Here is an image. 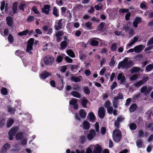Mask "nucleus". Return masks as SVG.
Listing matches in <instances>:
<instances>
[{
  "label": "nucleus",
  "instance_id": "nucleus-2",
  "mask_svg": "<svg viewBox=\"0 0 153 153\" xmlns=\"http://www.w3.org/2000/svg\"><path fill=\"white\" fill-rule=\"evenodd\" d=\"M112 137L114 142L116 143L119 142L122 138L121 131L117 129L114 130L113 132Z\"/></svg>",
  "mask_w": 153,
  "mask_h": 153
},
{
  "label": "nucleus",
  "instance_id": "nucleus-3",
  "mask_svg": "<svg viewBox=\"0 0 153 153\" xmlns=\"http://www.w3.org/2000/svg\"><path fill=\"white\" fill-rule=\"evenodd\" d=\"M54 58L51 55H48L44 57L43 59L44 63L47 65H52L53 62Z\"/></svg>",
  "mask_w": 153,
  "mask_h": 153
},
{
  "label": "nucleus",
  "instance_id": "nucleus-21",
  "mask_svg": "<svg viewBox=\"0 0 153 153\" xmlns=\"http://www.w3.org/2000/svg\"><path fill=\"white\" fill-rule=\"evenodd\" d=\"M136 143L137 146L139 148H142L143 146V141L141 139L137 140Z\"/></svg>",
  "mask_w": 153,
  "mask_h": 153
},
{
  "label": "nucleus",
  "instance_id": "nucleus-49",
  "mask_svg": "<svg viewBox=\"0 0 153 153\" xmlns=\"http://www.w3.org/2000/svg\"><path fill=\"white\" fill-rule=\"evenodd\" d=\"M92 25V23L91 22H85V26L88 29L90 30L91 29V26Z\"/></svg>",
  "mask_w": 153,
  "mask_h": 153
},
{
  "label": "nucleus",
  "instance_id": "nucleus-17",
  "mask_svg": "<svg viewBox=\"0 0 153 153\" xmlns=\"http://www.w3.org/2000/svg\"><path fill=\"white\" fill-rule=\"evenodd\" d=\"M83 125L82 128L83 129L87 130L89 129L90 128V125L89 123L86 121H84L82 123Z\"/></svg>",
  "mask_w": 153,
  "mask_h": 153
},
{
  "label": "nucleus",
  "instance_id": "nucleus-6",
  "mask_svg": "<svg viewBox=\"0 0 153 153\" xmlns=\"http://www.w3.org/2000/svg\"><path fill=\"white\" fill-rule=\"evenodd\" d=\"M18 129L17 127H13L11 128L8 133L9 138L10 140H12L13 139V136H15L17 132Z\"/></svg>",
  "mask_w": 153,
  "mask_h": 153
},
{
  "label": "nucleus",
  "instance_id": "nucleus-12",
  "mask_svg": "<svg viewBox=\"0 0 153 153\" xmlns=\"http://www.w3.org/2000/svg\"><path fill=\"white\" fill-rule=\"evenodd\" d=\"M117 79L118 80H120V83L121 84H123L126 82V79L125 76L123 75V73H119L117 77Z\"/></svg>",
  "mask_w": 153,
  "mask_h": 153
},
{
  "label": "nucleus",
  "instance_id": "nucleus-42",
  "mask_svg": "<svg viewBox=\"0 0 153 153\" xmlns=\"http://www.w3.org/2000/svg\"><path fill=\"white\" fill-rule=\"evenodd\" d=\"M96 132L97 133H99V123L98 122H96L95 124H94Z\"/></svg>",
  "mask_w": 153,
  "mask_h": 153
},
{
  "label": "nucleus",
  "instance_id": "nucleus-13",
  "mask_svg": "<svg viewBox=\"0 0 153 153\" xmlns=\"http://www.w3.org/2000/svg\"><path fill=\"white\" fill-rule=\"evenodd\" d=\"M10 148V145L8 143H5L3 146L1 151V153H6Z\"/></svg>",
  "mask_w": 153,
  "mask_h": 153
},
{
  "label": "nucleus",
  "instance_id": "nucleus-61",
  "mask_svg": "<svg viewBox=\"0 0 153 153\" xmlns=\"http://www.w3.org/2000/svg\"><path fill=\"white\" fill-rule=\"evenodd\" d=\"M86 140V138L85 136H82L80 138V141L82 144H83Z\"/></svg>",
  "mask_w": 153,
  "mask_h": 153
},
{
  "label": "nucleus",
  "instance_id": "nucleus-25",
  "mask_svg": "<svg viewBox=\"0 0 153 153\" xmlns=\"http://www.w3.org/2000/svg\"><path fill=\"white\" fill-rule=\"evenodd\" d=\"M79 115L81 118H85L86 116V113L83 109H81L79 110Z\"/></svg>",
  "mask_w": 153,
  "mask_h": 153
},
{
  "label": "nucleus",
  "instance_id": "nucleus-40",
  "mask_svg": "<svg viewBox=\"0 0 153 153\" xmlns=\"http://www.w3.org/2000/svg\"><path fill=\"white\" fill-rule=\"evenodd\" d=\"M119 12L120 13H127L129 12V10L128 9L120 8Z\"/></svg>",
  "mask_w": 153,
  "mask_h": 153
},
{
  "label": "nucleus",
  "instance_id": "nucleus-33",
  "mask_svg": "<svg viewBox=\"0 0 153 153\" xmlns=\"http://www.w3.org/2000/svg\"><path fill=\"white\" fill-rule=\"evenodd\" d=\"M66 53L68 55L71 57H74L75 56V54L71 50H68L66 51Z\"/></svg>",
  "mask_w": 153,
  "mask_h": 153
},
{
  "label": "nucleus",
  "instance_id": "nucleus-55",
  "mask_svg": "<svg viewBox=\"0 0 153 153\" xmlns=\"http://www.w3.org/2000/svg\"><path fill=\"white\" fill-rule=\"evenodd\" d=\"M138 75L137 74H134L132 75L130 77V79L131 81H134L137 79Z\"/></svg>",
  "mask_w": 153,
  "mask_h": 153
},
{
  "label": "nucleus",
  "instance_id": "nucleus-19",
  "mask_svg": "<svg viewBox=\"0 0 153 153\" xmlns=\"http://www.w3.org/2000/svg\"><path fill=\"white\" fill-rule=\"evenodd\" d=\"M6 21L7 25L10 27H11L13 25V19L11 17L8 16L6 18Z\"/></svg>",
  "mask_w": 153,
  "mask_h": 153
},
{
  "label": "nucleus",
  "instance_id": "nucleus-60",
  "mask_svg": "<svg viewBox=\"0 0 153 153\" xmlns=\"http://www.w3.org/2000/svg\"><path fill=\"white\" fill-rule=\"evenodd\" d=\"M140 7L141 9L145 10L146 8V5L144 2L141 3L140 4Z\"/></svg>",
  "mask_w": 153,
  "mask_h": 153
},
{
  "label": "nucleus",
  "instance_id": "nucleus-26",
  "mask_svg": "<svg viewBox=\"0 0 153 153\" xmlns=\"http://www.w3.org/2000/svg\"><path fill=\"white\" fill-rule=\"evenodd\" d=\"M137 105L135 104H132L129 108V111L131 113L134 112L137 109Z\"/></svg>",
  "mask_w": 153,
  "mask_h": 153
},
{
  "label": "nucleus",
  "instance_id": "nucleus-46",
  "mask_svg": "<svg viewBox=\"0 0 153 153\" xmlns=\"http://www.w3.org/2000/svg\"><path fill=\"white\" fill-rule=\"evenodd\" d=\"M115 64V61H114V57L112 56L111 58V60L109 62V65L110 66L113 67Z\"/></svg>",
  "mask_w": 153,
  "mask_h": 153
},
{
  "label": "nucleus",
  "instance_id": "nucleus-63",
  "mask_svg": "<svg viewBox=\"0 0 153 153\" xmlns=\"http://www.w3.org/2000/svg\"><path fill=\"white\" fill-rule=\"evenodd\" d=\"M136 22L139 24L142 21V18L139 17H136L134 20Z\"/></svg>",
  "mask_w": 153,
  "mask_h": 153
},
{
  "label": "nucleus",
  "instance_id": "nucleus-51",
  "mask_svg": "<svg viewBox=\"0 0 153 153\" xmlns=\"http://www.w3.org/2000/svg\"><path fill=\"white\" fill-rule=\"evenodd\" d=\"M8 111L10 113L13 114L15 112V110L14 108L9 107L8 108Z\"/></svg>",
  "mask_w": 153,
  "mask_h": 153
},
{
  "label": "nucleus",
  "instance_id": "nucleus-29",
  "mask_svg": "<svg viewBox=\"0 0 153 153\" xmlns=\"http://www.w3.org/2000/svg\"><path fill=\"white\" fill-rule=\"evenodd\" d=\"M28 30L26 29L25 30L18 33V34L20 36H26L28 34Z\"/></svg>",
  "mask_w": 153,
  "mask_h": 153
},
{
  "label": "nucleus",
  "instance_id": "nucleus-36",
  "mask_svg": "<svg viewBox=\"0 0 153 153\" xmlns=\"http://www.w3.org/2000/svg\"><path fill=\"white\" fill-rule=\"evenodd\" d=\"M23 134L21 132L17 134L16 136V139L18 140H21L23 138Z\"/></svg>",
  "mask_w": 153,
  "mask_h": 153
},
{
  "label": "nucleus",
  "instance_id": "nucleus-38",
  "mask_svg": "<svg viewBox=\"0 0 153 153\" xmlns=\"http://www.w3.org/2000/svg\"><path fill=\"white\" fill-rule=\"evenodd\" d=\"M143 84V82L141 80L135 83L134 84V86L137 88H138Z\"/></svg>",
  "mask_w": 153,
  "mask_h": 153
},
{
  "label": "nucleus",
  "instance_id": "nucleus-14",
  "mask_svg": "<svg viewBox=\"0 0 153 153\" xmlns=\"http://www.w3.org/2000/svg\"><path fill=\"white\" fill-rule=\"evenodd\" d=\"M51 75V73L45 71L40 75V77L42 79H45Z\"/></svg>",
  "mask_w": 153,
  "mask_h": 153
},
{
  "label": "nucleus",
  "instance_id": "nucleus-30",
  "mask_svg": "<svg viewBox=\"0 0 153 153\" xmlns=\"http://www.w3.org/2000/svg\"><path fill=\"white\" fill-rule=\"evenodd\" d=\"M140 68L139 67H133L132 68L131 73L132 74L137 73L140 71Z\"/></svg>",
  "mask_w": 153,
  "mask_h": 153
},
{
  "label": "nucleus",
  "instance_id": "nucleus-45",
  "mask_svg": "<svg viewBox=\"0 0 153 153\" xmlns=\"http://www.w3.org/2000/svg\"><path fill=\"white\" fill-rule=\"evenodd\" d=\"M94 8L97 10H100L102 8V4H100L98 5H95Z\"/></svg>",
  "mask_w": 153,
  "mask_h": 153
},
{
  "label": "nucleus",
  "instance_id": "nucleus-10",
  "mask_svg": "<svg viewBox=\"0 0 153 153\" xmlns=\"http://www.w3.org/2000/svg\"><path fill=\"white\" fill-rule=\"evenodd\" d=\"M51 6L50 5L48 4L44 5L43 7L42 8V10L43 13L48 15L49 13V12Z\"/></svg>",
  "mask_w": 153,
  "mask_h": 153
},
{
  "label": "nucleus",
  "instance_id": "nucleus-53",
  "mask_svg": "<svg viewBox=\"0 0 153 153\" xmlns=\"http://www.w3.org/2000/svg\"><path fill=\"white\" fill-rule=\"evenodd\" d=\"M125 118L123 117L122 116H120L117 118L116 121L120 123L124 120Z\"/></svg>",
  "mask_w": 153,
  "mask_h": 153
},
{
  "label": "nucleus",
  "instance_id": "nucleus-58",
  "mask_svg": "<svg viewBox=\"0 0 153 153\" xmlns=\"http://www.w3.org/2000/svg\"><path fill=\"white\" fill-rule=\"evenodd\" d=\"M138 135L139 137H143L144 136V132L142 130L140 131L138 133Z\"/></svg>",
  "mask_w": 153,
  "mask_h": 153
},
{
  "label": "nucleus",
  "instance_id": "nucleus-41",
  "mask_svg": "<svg viewBox=\"0 0 153 153\" xmlns=\"http://www.w3.org/2000/svg\"><path fill=\"white\" fill-rule=\"evenodd\" d=\"M1 93L4 95H6L7 94V91L6 88H2L1 90Z\"/></svg>",
  "mask_w": 153,
  "mask_h": 153
},
{
  "label": "nucleus",
  "instance_id": "nucleus-64",
  "mask_svg": "<svg viewBox=\"0 0 153 153\" xmlns=\"http://www.w3.org/2000/svg\"><path fill=\"white\" fill-rule=\"evenodd\" d=\"M153 44V37L151 38L147 43V46H149Z\"/></svg>",
  "mask_w": 153,
  "mask_h": 153
},
{
  "label": "nucleus",
  "instance_id": "nucleus-47",
  "mask_svg": "<svg viewBox=\"0 0 153 153\" xmlns=\"http://www.w3.org/2000/svg\"><path fill=\"white\" fill-rule=\"evenodd\" d=\"M34 17L32 16H29L27 19V22H31L33 21L34 19Z\"/></svg>",
  "mask_w": 153,
  "mask_h": 153
},
{
  "label": "nucleus",
  "instance_id": "nucleus-8",
  "mask_svg": "<svg viewBox=\"0 0 153 153\" xmlns=\"http://www.w3.org/2000/svg\"><path fill=\"white\" fill-rule=\"evenodd\" d=\"M102 40L100 39L94 37L92 38L90 41V45L93 46H97L99 44V42H101Z\"/></svg>",
  "mask_w": 153,
  "mask_h": 153
},
{
  "label": "nucleus",
  "instance_id": "nucleus-11",
  "mask_svg": "<svg viewBox=\"0 0 153 153\" xmlns=\"http://www.w3.org/2000/svg\"><path fill=\"white\" fill-rule=\"evenodd\" d=\"M138 38L137 36L134 37L133 39L130 40L129 42V43L127 44L126 48H129L130 47L134 45L136 43L137 41Z\"/></svg>",
  "mask_w": 153,
  "mask_h": 153
},
{
  "label": "nucleus",
  "instance_id": "nucleus-31",
  "mask_svg": "<svg viewBox=\"0 0 153 153\" xmlns=\"http://www.w3.org/2000/svg\"><path fill=\"white\" fill-rule=\"evenodd\" d=\"M14 122V121L12 119H10L9 120L7 123V128H9L13 124Z\"/></svg>",
  "mask_w": 153,
  "mask_h": 153
},
{
  "label": "nucleus",
  "instance_id": "nucleus-27",
  "mask_svg": "<svg viewBox=\"0 0 153 153\" xmlns=\"http://www.w3.org/2000/svg\"><path fill=\"white\" fill-rule=\"evenodd\" d=\"M89 102L87 100L83 99L81 102L83 108H87L86 105L88 103H89Z\"/></svg>",
  "mask_w": 153,
  "mask_h": 153
},
{
  "label": "nucleus",
  "instance_id": "nucleus-57",
  "mask_svg": "<svg viewBox=\"0 0 153 153\" xmlns=\"http://www.w3.org/2000/svg\"><path fill=\"white\" fill-rule=\"evenodd\" d=\"M101 133L102 135H104L106 132V128L105 127H102L100 129Z\"/></svg>",
  "mask_w": 153,
  "mask_h": 153
},
{
  "label": "nucleus",
  "instance_id": "nucleus-18",
  "mask_svg": "<svg viewBox=\"0 0 153 153\" xmlns=\"http://www.w3.org/2000/svg\"><path fill=\"white\" fill-rule=\"evenodd\" d=\"M143 48V45H142L136 46L134 47V52L136 53H139L142 51Z\"/></svg>",
  "mask_w": 153,
  "mask_h": 153
},
{
  "label": "nucleus",
  "instance_id": "nucleus-44",
  "mask_svg": "<svg viewBox=\"0 0 153 153\" xmlns=\"http://www.w3.org/2000/svg\"><path fill=\"white\" fill-rule=\"evenodd\" d=\"M58 10L56 7H53V14L54 16L58 17L59 16V14L58 13Z\"/></svg>",
  "mask_w": 153,
  "mask_h": 153
},
{
  "label": "nucleus",
  "instance_id": "nucleus-22",
  "mask_svg": "<svg viewBox=\"0 0 153 153\" xmlns=\"http://www.w3.org/2000/svg\"><path fill=\"white\" fill-rule=\"evenodd\" d=\"M71 95L73 97L78 98H80L81 97V94L78 92L76 91H74L71 92Z\"/></svg>",
  "mask_w": 153,
  "mask_h": 153
},
{
  "label": "nucleus",
  "instance_id": "nucleus-37",
  "mask_svg": "<svg viewBox=\"0 0 153 153\" xmlns=\"http://www.w3.org/2000/svg\"><path fill=\"white\" fill-rule=\"evenodd\" d=\"M26 6V4L22 3L20 4L19 6V8L20 10L24 11V8H25Z\"/></svg>",
  "mask_w": 153,
  "mask_h": 153
},
{
  "label": "nucleus",
  "instance_id": "nucleus-4",
  "mask_svg": "<svg viewBox=\"0 0 153 153\" xmlns=\"http://www.w3.org/2000/svg\"><path fill=\"white\" fill-rule=\"evenodd\" d=\"M34 39L33 38H30L28 41L27 44V45L26 51L30 54H31L32 52L31 51L33 50V46L34 43Z\"/></svg>",
  "mask_w": 153,
  "mask_h": 153
},
{
  "label": "nucleus",
  "instance_id": "nucleus-9",
  "mask_svg": "<svg viewBox=\"0 0 153 153\" xmlns=\"http://www.w3.org/2000/svg\"><path fill=\"white\" fill-rule=\"evenodd\" d=\"M105 109L104 107H101L99 108L98 111L99 117L101 119H103L105 116Z\"/></svg>",
  "mask_w": 153,
  "mask_h": 153
},
{
  "label": "nucleus",
  "instance_id": "nucleus-23",
  "mask_svg": "<svg viewBox=\"0 0 153 153\" xmlns=\"http://www.w3.org/2000/svg\"><path fill=\"white\" fill-rule=\"evenodd\" d=\"M18 2H14L13 4L12 10L13 14L16 13L17 12V7Z\"/></svg>",
  "mask_w": 153,
  "mask_h": 153
},
{
  "label": "nucleus",
  "instance_id": "nucleus-24",
  "mask_svg": "<svg viewBox=\"0 0 153 153\" xmlns=\"http://www.w3.org/2000/svg\"><path fill=\"white\" fill-rule=\"evenodd\" d=\"M69 44L68 42H67L66 41H63L61 42L60 45L61 47L60 49L62 50H64L67 47V45Z\"/></svg>",
  "mask_w": 153,
  "mask_h": 153
},
{
  "label": "nucleus",
  "instance_id": "nucleus-50",
  "mask_svg": "<svg viewBox=\"0 0 153 153\" xmlns=\"http://www.w3.org/2000/svg\"><path fill=\"white\" fill-rule=\"evenodd\" d=\"M8 40L9 42L12 43L13 42L14 39L13 36L11 34H10L8 37Z\"/></svg>",
  "mask_w": 153,
  "mask_h": 153
},
{
  "label": "nucleus",
  "instance_id": "nucleus-7",
  "mask_svg": "<svg viewBox=\"0 0 153 153\" xmlns=\"http://www.w3.org/2000/svg\"><path fill=\"white\" fill-rule=\"evenodd\" d=\"M96 135L95 130L94 129H91L89 133L87 134L86 137L88 140H92Z\"/></svg>",
  "mask_w": 153,
  "mask_h": 153
},
{
  "label": "nucleus",
  "instance_id": "nucleus-15",
  "mask_svg": "<svg viewBox=\"0 0 153 153\" xmlns=\"http://www.w3.org/2000/svg\"><path fill=\"white\" fill-rule=\"evenodd\" d=\"M88 117H89V121L93 123L95 122L96 117L92 112H90Z\"/></svg>",
  "mask_w": 153,
  "mask_h": 153
},
{
  "label": "nucleus",
  "instance_id": "nucleus-20",
  "mask_svg": "<svg viewBox=\"0 0 153 153\" xmlns=\"http://www.w3.org/2000/svg\"><path fill=\"white\" fill-rule=\"evenodd\" d=\"M82 78L81 76H79V77H76L75 76H72L71 77V80L72 82H79L81 80V78Z\"/></svg>",
  "mask_w": 153,
  "mask_h": 153
},
{
  "label": "nucleus",
  "instance_id": "nucleus-48",
  "mask_svg": "<svg viewBox=\"0 0 153 153\" xmlns=\"http://www.w3.org/2000/svg\"><path fill=\"white\" fill-rule=\"evenodd\" d=\"M118 103V100L117 99L114 98L113 101V104L114 107L115 108H117V104Z\"/></svg>",
  "mask_w": 153,
  "mask_h": 153
},
{
  "label": "nucleus",
  "instance_id": "nucleus-62",
  "mask_svg": "<svg viewBox=\"0 0 153 153\" xmlns=\"http://www.w3.org/2000/svg\"><path fill=\"white\" fill-rule=\"evenodd\" d=\"M130 16H131L130 12H127L125 16V20L126 21H128L129 19V18H130Z\"/></svg>",
  "mask_w": 153,
  "mask_h": 153
},
{
  "label": "nucleus",
  "instance_id": "nucleus-35",
  "mask_svg": "<svg viewBox=\"0 0 153 153\" xmlns=\"http://www.w3.org/2000/svg\"><path fill=\"white\" fill-rule=\"evenodd\" d=\"M78 68V66L77 65H72L71 68V70L73 72H76Z\"/></svg>",
  "mask_w": 153,
  "mask_h": 153
},
{
  "label": "nucleus",
  "instance_id": "nucleus-32",
  "mask_svg": "<svg viewBox=\"0 0 153 153\" xmlns=\"http://www.w3.org/2000/svg\"><path fill=\"white\" fill-rule=\"evenodd\" d=\"M129 127L131 130H135L137 127L136 125L134 123H131L129 124Z\"/></svg>",
  "mask_w": 153,
  "mask_h": 153
},
{
  "label": "nucleus",
  "instance_id": "nucleus-43",
  "mask_svg": "<svg viewBox=\"0 0 153 153\" xmlns=\"http://www.w3.org/2000/svg\"><path fill=\"white\" fill-rule=\"evenodd\" d=\"M115 99H116L117 100L120 99H122L123 98V96L122 93H119L116 97H114Z\"/></svg>",
  "mask_w": 153,
  "mask_h": 153
},
{
  "label": "nucleus",
  "instance_id": "nucleus-52",
  "mask_svg": "<svg viewBox=\"0 0 153 153\" xmlns=\"http://www.w3.org/2000/svg\"><path fill=\"white\" fill-rule=\"evenodd\" d=\"M84 91L85 94H90V91L88 87L87 86L84 88Z\"/></svg>",
  "mask_w": 153,
  "mask_h": 153
},
{
  "label": "nucleus",
  "instance_id": "nucleus-59",
  "mask_svg": "<svg viewBox=\"0 0 153 153\" xmlns=\"http://www.w3.org/2000/svg\"><path fill=\"white\" fill-rule=\"evenodd\" d=\"M113 109L112 106H110L107 108L108 112L109 114H112L113 113Z\"/></svg>",
  "mask_w": 153,
  "mask_h": 153
},
{
  "label": "nucleus",
  "instance_id": "nucleus-34",
  "mask_svg": "<svg viewBox=\"0 0 153 153\" xmlns=\"http://www.w3.org/2000/svg\"><path fill=\"white\" fill-rule=\"evenodd\" d=\"M105 26L104 23L103 22H101L100 24V25L97 27V30L100 31H102L103 28Z\"/></svg>",
  "mask_w": 153,
  "mask_h": 153
},
{
  "label": "nucleus",
  "instance_id": "nucleus-1",
  "mask_svg": "<svg viewBox=\"0 0 153 153\" xmlns=\"http://www.w3.org/2000/svg\"><path fill=\"white\" fill-rule=\"evenodd\" d=\"M133 62L131 60L128 61L127 58H125L124 59L119 62L117 66L118 69L121 68H128L131 67L133 65Z\"/></svg>",
  "mask_w": 153,
  "mask_h": 153
},
{
  "label": "nucleus",
  "instance_id": "nucleus-56",
  "mask_svg": "<svg viewBox=\"0 0 153 153\" xmlns=\"http://www.w3.org/2000/svg\"><path fill=\"white\" fill-rule=\"evenodd\" d=\"M77 99H74L70 102V104L72 105H74L77 104Z\"/></svg>",
  "mask_w": 153,
  "mask_h": 153
},
{
  "label": "nucleus",
  "instance_id": "nucleus-5",
  "mask_svg": "<svg viewBox=\"0 0 153 153\" xmlns=\"http://www.w3.org/2000/svg\"><path fill=\"white\" fill-rule=\"evenodd\" d=\"M65 25V22L64 21V19H61L57 21V23L55 25L54 27L56 30H58L64 27Z\"/></svg>",
  "mask_w": 153,
  "mask_h": 153
},
{
  "label": "nucleus",
  "instance_id": "nucleus-16",
  "mask_svg": "<svg viewBox=\"0 0 153 153\" xmlns=\"http://www.w3.org/2000/svg\"><path fill=\"white\" fill-rule=\"evenodd\" d=\"M102 149L101 147L99 145L97 144L95 146L93 153H101Z\"/></svg>",
  "mask_w": 153,
  "mask_h": 153
},
{
  "label": "nucleus",
  "instance_id": "nucleus-39",
  "mask_svg": "<svg viewBox=\"0 0 153 153\" xmlns=\"http://www.w3.org/2000/svg\"><path fill=\"white\" fill-rule=\"evenodd\" d=\"M65 32L63 30H61L60 31H58V32L55 33L56 36H59L60 37L63 36L64 33Z\"/></svg>",
  "mask_w": 153,
  "mask_h": 153
},
{
  "label": "nucleus",
  "instance_id": "nucleus-54",
  "mask_svg": "<svg viewBox=\"0 0 153 153\" xmlns=\"http://www.w3.org/2000/svg\"><path fill=\"white\" fill-rule=\"evenodd\" d=\"M117 44L115 43H113L111 45V49L112 51H114L117 50Z\"/></svg>",
  "mask_w": 153,
  "mask_h": 153
},
{
  "label": "nucleus",
  "instance_id": "nucleus-28",
  "mask_svg": "<svg viewBox=\"0 0 153 153\" xmlns=\"http://www.w3.org/2000/svg\"><path fill=\"white\" fill-rule=\"evenodd\" d=\"M153 69V63L148 65L145 68V71L146 72H149Z\"/></svg>",
  "mask_w": 153,
  "mask_h": 153
}]
</instances>
